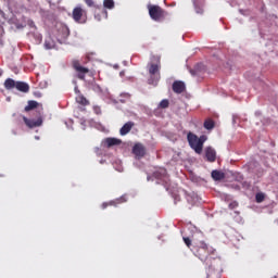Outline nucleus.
<instances>
[{"label": "nucleus", "instance_id": "nucleus-1", "mask_svg": "<svg viewBox=\"0 0 278 278\" xmlns=\"http://www.w3.org/2000/svg\"><path fill=\"white\" fill-rule=\"evenodd\" d=\"M193 255L199 257L201 262H207V260H214L216 255V249L205 243L203 240L193 239V247L191 249Z\"/></svg>", "mask_w": 278, "mask_h": 278}, {"label": "nucleus", "instance_id": "nucleus-2", "mask_svg": "<svg viewBox=\"0 0 278 278\" xmlns=\"http://www.w3.org/2000/svg\"><path fill=\"white\" fill-rule=\"evenodd\" d=\"M162 68V63L160 62V58H156V62H150L148 64V73L150 75V78L148 79V84L150 86H157L160 79H162V76L160 74V71Z\"/></svg>", "mask_w": 278, "mask_h": 278}, {"label": "nucleus", "instance_id": "nucleus-3", "mask_svg": "<svg viewBox=\"0 0 278 278\" xmlns=\"http://www.w3.org/2000/svg\"><path fill=\"white\" fill-rule=\"evenodd\" d=\"M187 140L189 143V147L193 149L198 154L203 153V144L205 143V136H197L194 132H188Z\"/></svg>", "mask_w": 278, "mask_h": 278}, {"label": "nucleus", "instance_id": "nucleus-4", "mask_svg": "<svg viewBox=\"0 0 278 278\" xmlns=\"http://www.w3.org/2000/svg\"><path fill=\"white\" fill-rule=\"evenodd\" d=\"M72 18L75 23L84 25L88 22V11L81 8V5H77L72 11Z\"/></svg>", "mask_w": 278, "mask_h": 278}, {"label": "nucleus", "instance_id": "nucleus-5", "mask_svg": "<svg viewBox=\"0 0 278 278\" xmlns=\"http://www.w3.org/2000/svg\"><path fill=\"white\" fill-rule=\"evenodd\" d=\"M148 10L152 21L160 22L166 16V12L160 5L150 4L148 5Z\"/></svg>", "mask_w": 278, "mask_h": 278}, {"label": "nucleus", "instance_id": "nucleus-6", "mask_svg": "<svg viewBox=\"0 0 278 278\" xmlns=\"http://www.w3.org/2000/svg\"><path fill=\"white\" fill-rule=\"evenodd\" d=\"M72 67L74 68L77 77L81 81H85L86 80V75H88V73H90V70L88 67H84L81 65V63L79 62V60L72 61Z\"/></svg>", "mask_w": 278, "mask_h": 278}, {"label": "nucleus", "instance_id": "nucleus-7", "mask_svg": "<svg viewBox=\"0 0 278 278\" xmlns=\"http://www.w3.org/2000/svg\"><path fill=\"white\" fill-rule=\"evenodd\" d=\"M132 154L137 160H142V157L147 155V147L140 142L135 143L132 147Z\"/></svg>", "mask_w": 278, "mask_h": 278}, {"label": "nucleus", "instance_id": "nucleus-8", "mask_svg": "<svg viewBox=\"0 0 278 278\" xmlns=\"http://www.w3.org/2000/svg\"><path fill=\"white\" fill-rule=\"evenodd\" d=\"M93 16L96 21H103V18H108V10L103 7L96 5L93 11Z\"/></svg>", "mask_w": 278, "mask_h": 278}, {"label": "nucleus", "instance_id": "nucleus-9", "mask_svg": "<svg viewBox=\"0 0 278 278\" xmlns=\"http://www.w3.org/2000/svg\"><path fill=\"white\" fill-rule=\"evenodd\" d=\"M23 121H24L26 127H28V129H34V128L40 127V125H42V117H39L37 119H30V118H27L26 116H23Z\"/></svg>", "mask_w": 278, "mask_h": 278}, {"label": "nucleus", "instance_id": "nucleus-10", "mask_svg": "<svg viewBox=\"0 0 278 278\" xmlns=\"http://www.w3.org/2000/svg\"><path fill=\"white\" fill-rule=\"evenodd\" d=\"M172 90L176 94H181V93L186 92V84L181 80H175L172 85Z\"/></svg>", "mask_w": 278, "mask_h": 278}, {"label": "nucleus", "instance_id": "nucleus-11", "mask_svg": "<svg viewBox=\"0 0 278 278\" xmlns=\"http://www.w3.org/2000/svg\"><path fill=\"white\" fill-rule=\"evenodd\" d=\"M104 144L108 147V149H110L112 147H118L119 144H123V140L109 137L104 139Z\"/></svg>", "mask_w": 278, "mask_h": 278}, {"label": "nucleus", "instance_id": "nucleus-12", "mask_svg": "<svg viewBox=\"0 0 278 278\" xmlns=\"http://www.w3.org/2000/svg\"><path fill=\"white\" fill-rule=\"evenodd\" d=\"M136 124L134 122H127L126 124L123 125V127L119 129L121 136H127L131 129H134V126Z\"/></svg>", "mask_w": 278, "mask_h": 278}, {"label": "nucleus", "instance_id": "nucleus-13", "mask_svg": "<svg viewBox=\"0 0 278 278\" xmlns=\"http://www.w3.org/2000/svg\"><path fill=\"white\" fill-rule=\"evenodd\" d=\"M205 155L207 162H216V150H214L212 147L206 148Z\"/></svg>", "mask_w": 278, "mask_h": 278}, {"label": "nucleus", "instance_id": "nucleus-14", "mask_svg": "<svg viewBox=\"0 0 278 278\" xmlns=\"http://www.w3.org/2000/svg\"><path fill=\"white\" fill-rule=\"evenodd\" d=\"M212 178L214 179V181H223V179H225V173L218 170V169H214L211 173Z\"/></svg>", "mask_w": 278, "mask_h": 278}, {"label": "nucleus", "instance_id": "nucleus-15", "mask_svg": "<svg viewBox=\"0 0 278 278\" xmlns=\"http://www.w3.org/2000/svg\"><path fill=\"white\" fill-rule=\"evenodd\" d=\"M15 88L20 92H29V85L25 81H16Z\"/></svg>", "mask_w": 278, "mask_h": 278}, {"label": "nucleus", "instance_id": "nucleus-16", "mask_svg": "<svg viewBox=\"0 0 278 278\" xmlns=\"http://www.w3.org/2000/svg\"><path fill=\"white\" fill-rule=\"evenodd\" d=\"M4 88L5 90H13V88H16V81L12 78H7L4 81Z\"/></svg>", "mask_w": 278, "mask_h": 278}, {"label": "nucleus", "instance_id": "nucleus-17", "mask_svg": "<svg viewBox=\"0 0 278 278\" xmlns=\"http://www.w3.org/2000/svg\"><path fill=\"white\" fill-rule=\"evenodd\" d=\"M76 102L79 103V105H90V101H88V99H86L81 93L76 96Z\"/></svg>", "mask_w": 278, "mask_h": 278}, {"label": "nucleus", "instance_id": "nucleus-18", "mask_svg": "<svg viewBox=\"0 0 278 278\" xmlns=\"http://www.w3.org/2000/svg\"><path fill=\"white\" fill-rule=\"evenodd\" d=\"M114 0H103V9L104 10H114Z\"/></svg>", "mask_w": 278, "mask_h": 278}, {"label": "nucleus", "instance_id": "nucleus-19", "mask_svg": "<svg viewBox=\"0 0 278 278\" xmlns=\"http://www.w3.org/2000/svg\"><path fill=\"white\" fill-rule=\"evenodd\" d=\"M38 103L34 100L28 101V104L25 106V112H30V110H36Z\"/></svg>", "mask_w": 278, "mask_h": 278}, {"label": "nucleus", "instance_id": "nucleus-20", "mask_svg": "<svg viewBox=\"0 0 278 278\" xmlns=\"http://www.w3.org/2000/svg\"><path fill=\"white\" fill-rule=\"evenodd\" d=\"M182 240L186 247H188L190 251H192V248L194 247V244H192V239L190 237H184Z\"/></svg>", "mask_w": 278, "mask_h": 278}, {"label": "nucleus", "instance_id": "nucleus-21", "mask_svg": "<svg viewBox=\"0 0 278 278\" xmlns=\"http://www.w3.org/2000/svg\"><path fill=\"white\" fill-rule=\"evenodd\" d=\"M154 176L157 179H162V178L165 179V177H166V169H160V172H155Z\"/></svg>", "mask_w": 278, "mask_h": 278}, {"label": "nucleus", "instance_id": "nucleus-22", "mask_svg": "<svg viewBox=\"0 0 278 278\" xmlns=\"http://www.w3.org/2000/svg\"><path fill=\"white\" fill-rule=\"evenodd\" d=\"M168 105H170V102L167 99H164L160 102L159 108H161V110H166Z\"/></svg>", "mask_w": 278, "mask_h": 278}, {"label": "nucleus", "instance_id": "nucleus-23", "mask_svg": "<svg viewBox=\"0 0 278 278\" xmlns=\"http://www.w3.org/2000/svg\"><path fill=\"white\" fill-rule=\"evenodd\" d=\"M53 47H55V43L53 42V40H51V38H49L45 41L46 49H53Z\"/></svg>", "mask_w": 278, "mask_h": 278}, {"label": "nucleus", "instance_id": "nucleus-24", "mask_svg": "<svg viewBox=\"0 0 278 278\" xmlns=\"http://www.w3.org/2000/svg\"><path fill=\"white\" fill-rule=\"evenodd\" d=\"M204 128H205V129H214V121H212V119H206V121L204 122Z\"/></svg>", "mask_w": 278, "mask_h": 278}, {"label": "nucleus", "instance_id": "nucleus-25", "mask_svg": "<svg viewBox=\"0 0 278 278\" xmlns=\"http://www.w3.org/2000/svg\"><path fill=\"white\" fill-rule=\"evenodd\" d=\"M255 199H256V203H263L264 199H266V195L260 192V193H256Z\"/></svg>", "mask_w": 278, "mask_h": 278}, {"label": "nucleus", "instance_id": "nucleus-26", "mask_svg": "<svg viewBox=\"0 0 278 278\" xmlns=\"http://www.w3.org/2000/svg\"><path fill=\"white\" fill-rule=\"evenodd\" d=\"M110 205H116V201L102 203V210H106V207H110Z\"/></svg>", "mask_w": 278, "mask_h": 278}, {"label": "nucleus", "instance_id": "nucleus-27", "mask_svg": "<svg viewBox=\"0 0 278 278\" xmlns=\"http://www.w3.org/2000/svg\"><path fill=\"white\" fill-rule=\"evenodd\" d=\"M91 90H93V92H101V86L97 85V84H92L91 85Z\"/></svg>", "mask_w": 278, "mask_h": 278}, {"label": "nucleus", "instance_id": "nucleus-28", "mask_svg": "<svg viewBox=\"0 0 278 278\" xmlns=\"http://www.w3.org/2000/svg\"><path fill=\"white\" fill-rule=\"evenodd\" d=\"M86 5H88V8H94V0H84Z\"/></svg>", "mask_w": 278, "mask_h": 278}, {"label": "nucleus", "instance_id": "nucleus-29", "mask_svg": "<svg viewBox=\"0 0 278 278\" xmlns=\"http://www.w3.org/2000/svg\"><path fill=\"white\" fill-rule=\"evenodd\" d=\"M94 114H101V106H93Z\"/></svg>", "mask_w": 278, "mask_h": 278}, {"label": "nucleus", "instance_id": "nucleus-30", "mask_svg": "<svg viewBox=\"0 0 278 278\" xmlns=\"http://www.w3.org/2000/svg\"><path fill=\"white\" fill-rule=\"evenodd\" d=\"M75 92H76L77 96L81 94V91H79V88H77V87H75Z\"/></svg>", "mask_w": 278, "mask_h": 278}, {"label": "nucleus", "instance_id": "nucleus-31", "mask_svg": "<svg viewBox=\"0 0 278 278\" xmlns=\"http://www.w3.org/2000/svg\"><path fill=\"white\" fill-rule=\"evenodd\" d=\"M125 202V200H123V198H121L119 200H117V203H123Z\"/></svg>", "mask_w": 278, "mask_h": 278}, {"label": "nucleus", "instance_id": "nucleus-32", "mask_svg": "<svg viewBox=\"0 0 278 278\" xmlns=\"http://www.w3.org/2000/svg\"><path fill=\"white\" fill-rule=\"evenodd\" d=\"M1 75H3V70L0 68V77H1Z\"/></svg>", "mask_w": 278, "mask_h": 278}, {"label": "nucleus", "instance_id": "nucleus-33", "mask_svg": "<svg viewBox=\"0 0 278 278\" xmlns=\"http://www.w3.org/2000/svg\"><path fill=\"white\" fill-rule=\"evenodd\" d=\"M30 27H36V26L34 25V22L30 23Z\"/></svg>", "mask_w": 278, "mask_h": 278}, {"label": "nucleus", "instance_id": "nucleus-34", "mask_svg": "<svg viewBox=\"0 0 278 278\" xmlns=\"http://www.w3.org/2000/svg\"><path fill=\"white\" fill-rule=\"evenodd\" d=\"M175 202L177 203V198H175Z\"/></svg>", "mask_w": 278, "mask_h": 278}]
</instances>
